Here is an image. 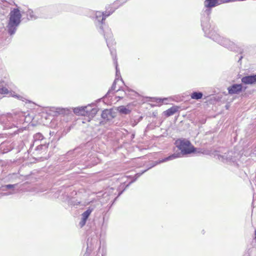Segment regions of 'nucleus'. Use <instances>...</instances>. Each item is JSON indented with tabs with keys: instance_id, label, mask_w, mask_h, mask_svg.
Here are the masks:
<instances>
[{
	"instance_id": "obj_6",
	"label": "nucleus",
	"mask_w": 256,
	"mask_h": 256,
	"mask_svg": "<svg viewBox=\"0 0 256 256\" xmlns=\"http://www.w3.org/2000/svg\"><path fill=\"white\" fill-rule=\"evenodd\" d=\"M104 38L106 40V41L107 44L108 46L110 48V54L112 56L114 60V64H115V62L116 60V52L114 49H112L110 48V42H112V34L110 30H108L107 32H104Z\"/></svg>"
},
{
	"instance_id": "obj_30",
	"label": "nucleus",
	"mask_w": 256,
	"mask_h": 256,
	"mask_svg": "<svg viewBox=\"0 0 256 256\" xmlns=\"http://www.w3.org/2000/svg\"><path fill=\"white\" fill-rule=\"evenodd\" d=\"M98 112V108H92L88 116L94 117Z\"/></svg>"
},
{
	"instance_id": "obj_2",
	"label": "nucleus",
	"mask_w": 256,
	"mask_h": 256,
	"mask_svg": "<svg viewBox=\"0 0 256 256\" xmlns=\"http://www.w3.org/2000/svg\"><path fill=\"white\" fill-rule=\"evenodd\" d=\"M9 16L7 29L8 33L12 36L15 34L18 26L20 23L22 14L18 8H14L11 10Z\"/></svg>"
},
{
	"instance_id": "obj_13",
	"label": "nucleus",
	"mask_w": 256,
	"mask_h": 256,
	"mask_svg": "<svg viewBox=\"0 0 256 256\" xmlns=\"http://www.w3.org/2000/svg\"><path fill=\"white\" fill-rule=\"evenodd\" d=\"M241 84H234L228 88V92L230 94H238L242 91Z\"/></svg>"
},
{
	"instance_id": "obj_24",
	"label": "nucleus",
	"mask_w": 256,
	"mask_h": 256,
	"mask_svg": "<svg viewBox=\"0 0 256 256\" xmlns=\"http://www.w3.org/2000/svg\"><path fill=\"white\" fill-rule=\"evenodd\" d=\"M236 154H237L233 152L232 151H229L228 152V157L232 158L231 160H230L229 162H234L236 160Z\"/></svg>"
},
{
	"instance_id": "obj_37",
	"label": "nucleus",
	"mask_w": 256,
	"mask_h": 256,
	"mask_svg": "<svg viewBox=\"0 0 256 256\" xmlns=\"http://www.w3.org/2000/svg\"><path fill=\"white\" fill-rule=\"evenodd\" d=\"M242 56H240V60H241L242 58Z\"/></svg>"
},
{
	"instance_id": "obj_36",
	"label": "nucleus",
	"mask_w": 256,
	"mask_h": 256,
	"mask_svg": "<svg viewBox=\"0 0 256 256\" xmlns=\"http://www.w3.org/2000/svg\"><path fill=\"white\" fill-rule=\"evenodd\" d=\"M254 234H255V238L256 239V230H255V232H254Z\"/></svg>"
},
{
	"instance_id": "obj_34",
	"label": "nucleus",
	"mask_w": 256,
	"mask_h": 256,
	"mask_svg": "<svg viewBox=\"0 0 256 256\" xmlns=\"http://www.w3.org/2000/svg\"><path fill=\"white\" fill-rule=\"evenodd\" d=\"M220 4L224 3H228L230 2H234L235 0H218Z\"/></svg>"
},
{
	"instance_id": "obj_35",
	"label": "nucleus",
	"mask_w": 256,
	"mask_h": 256,
	"mask_svg": "<svg viewBox=\"0 0 256 256\" xmlns=\"http://www.w3.org/2000/svg\"><path fill=\"white\" fill-rule=\"evenodd\" d=\"M114 64L116 66V76H120V72L118 70V62H117V60H116Z\"/></svg>"
},
{
	"instance_id": "obj_25",
	"label": "nucleus",
	"mask_w": 256,
	"mask_h": 256,
	"mask_svg": "<svg viewBox=\"0 0 256 256\" xmlns=\"http://www.w3.org/2000/svg\"><path fill=\"white\" fill-rule=\"evenodd\" d=\"M8 89L4 86L2 83H0V94H10Z\"/></svg>"
},
{
	"instance_id": "obj_22",
	"label": "nucleus",
	"mask_w": 256,
	"mask_h": 256,
	"mask_svg": "<svg viewBox=\"0 0 256 256\" xmlns=\"http://www.w3.org/2000/svg\"><path fill=\"white\" fill-rule=\"evenodd\" d=\"M118 111L122 114H127L130 113V110L125 106H122L118 108Z\"/></svg>"
},
{
	"instance_id": "obj_9",
	"label": "nucleus",
	"mask_w": 256,
	"mask_h": 256,
	"mask_svg": "<svg viewBox=\"0 0 256 256\" xmlns=\"http://www.w3.org/2000/svg\"><path fill=\"white\" fill-rule=\"evenodd\" d=\"M94 208L89 207L82 214V220L80 222V226L81 228L84 226L86 223V222L89 216H90L92 212L93 211Z\"/></svg>"
},
{
	"instance_id": "obj_23",
	"label": "nucleus",
	"mask_w": 256,
	"mask_h": 256,
	"mask_svg": "<svg viewBox=\"0 0 256 256\" xmlns=\"http://www.w3.org/2000/svg\"><path fill=\"white\" fill-rule=\"evenodd\" d=\"M81 151V148H78L72 151H69L67 153L68 156H72L73 157L76 156L77 155H78L80 152Z\"/></svg>"
},
{
	"instance_id": "obj_29",
	"label": "nucleus",
	"mask_w": 256,
	"mask_h": 256,
	"mask_svg": "<svg viewBox=\"0 0 256 256\" xmlns=\"http://www.w3.org/2000/svg\"><path fill=\"white\" fill-rule=\"evenodd\" d=\"M125 94L128 96H130L131 95L132 96H136L137 94V93L136 92H134V90H128V89L125 92Z\"/></svg>"
},
{
	"instance_id": "obj_31",
	"label": "nucleus",
	"mask_w": 256,
	"mask_h": 256,
	"mask_svg": "<svg viewBox=\"0 0 256 256\" xmlns=\"http://www.w3.org/2000/svg\"><path fill=\"white\" fill-rule=\"evenodd\" d=\"M114 4H113L112 5H109V6H106V10H109V11H112V13H113L118 8V6H116V7L114 6Z\"/></svg>"
},
{
	"instance_id": "obj_7",
	"label": "nucleus",
	"mask_w": 256,
	"mask_h": 256,
	"mask_svg": "<svg viewBox=\"0 0 256 256\" xmlns=\"http://www.w3.org/2000/svg\"><path fill=\"white\" fill-rule=\"evenodd\" d=\"M180 156V154L178 153V154H176V153H174L170 156H167L165 158H162L161 160H159L157 161H154V162H152V164L150 166V168H152L154 166H156V165L158 164H161V163H163V162H168V161H169V160H173L174 159H176L178 158H179Z\"/></svg>"
},
{
	"instance_id": "obj_4",
	"label": "nucleus",
	"mask_w": 256,
	"mask_h": 256,
	"mask_svg": "<svg viewBox=\"0 0 256 256\" xmlns=\"http://www.w3.org/2000/svg\"><path fill=\"white\" fill-rule=\"evenodd\" d=\"M95 16V24L97 28H98L99 32L104 34V32H107L108 30H110L108 28L106 32L104 30L102 24L104 20V18L103 13L100 12H96Z\"/></svg>"
},
{
	"instance_id": "obj_14",
	"label": "nucleus",
	"mask_w": 256,
	"mask_h": 256,
	"mask_svg": "<svg viewBox=\"0 0 256 256\" xmlns=\"http://www.w3.org/2000/svg\"><path fill=\"white\" fill-rule=\"evenodd\" d=\"M98 243L96 238H88L87 240L86 252H90L96 246Z\"/></svg>"
},
{
	"instance_id": "obj_19",
	"label": "nucleus",
	"mask_w": 256,
	"mask_h": 256,
	"mask_svg": "<svg viewBox=\"0 0 256 256\" xmlns=\"http://www.w3.org/2000/svg\"><path fill=\"white\" fill-rule=\"evenodd\" d=\"M178 106H174L164 111V113L166 116H170L174 114L178 110Z\"/></svg>"
},
{
	"instance_id": "obj_21",
	"label": "nucleus",
	"mask_w": 256,
	"mask_h": 256,
	"mask_svg": "<svg viewBox=\"0 0 256 256\" xmlns=\"http://www.w3.org/2000/svg\"><path fill=\"white\" fill-rule=\"evenodd\" d=\"M10 96L16 98L17 99H18L20 100H22V102H24L25 100H26V98L24 96L20 95V94H16L14 92H10Z\"/></svg>"
},
{
	"instance_id": "obj_11",
	"label": "nucleus",
	"mask_w": 256,
	"mask_h": 256,
	"mask_svg": "<svg viewBox=\"0 0 256 256\" xmlns=\"http://www.w3.org/2000/svg\"><path fill=\"white\" fill-rule=\"evenodd\" d=\"M102 118L106 120H110L115 117V114L112 110L106 109L102 111Z\"/></svg>"
},
{
	"instance_id": "obj_5",
	"label": "nucleus",
	"mask_w": 256,
	"mask_h": 256,
	"mask_svg": "<svg viewBox=\"0 0 256 256\" xmlns=\"http://www.w3.org/2000/svg\"><path fill=\"white\" fill-rule=\"evenodd\" d=\"M41 10L42 8H37L34 11L32 9L28 8L26 11L23 12L22 13L26 15L28 20H32L42 17L40 14Z\"/></svg>"
},
{
	"instance_id": "obj_33",
	"label": "nucleus",
	"mask_w": 256,
	"mask_h": 256,
	"mask_svg": "<svg viewBox=\"0 0 256 256\" xmlns=\"http://www.w3.org/2000/svg\"><path fill=\"white\" fill-rule=\"evenodd\" d=\"M102 13H103L104 18V20H105L106 17L108 16H110L111 14H112V12L109 11V10L106 9V11L104 12H103Z\"/></svg>"
},
{
	"instance_id": "obj_32",
	"label": "nucleus",
	"mask_w": 256,
	"mask_h": 256,
	"mask_svg": "<svg viewBox=\"0 0 256 256\" xmlns=\"http://www.w3.org/2000/svg\"><path fill=\"white\" fill-rule=\"evenodd\" d=\"M149 168H148L147 170H144V171L142 172H141V173H138V174H135V176H134V180H132L130 182V183H132V182H134V181H136V180L138 178H139V177H140V176L142 174H144V172H146L148 170Z\"/></svg>"
},
{
	"instance_id": "obj_3",
	"label": "nucleus",
	"mask_w": 256,
	"mask_h": 256,
	"mask_svg": "<svg viewBox=\"0 0 256 256\" xmlns=\"http://www.w3.org/2000/svg\"><path fill=\"white\" fill-rule=\"evenodd\" d=\"M175 144L182 154L194 153L196 150L190 140L186 139H178L175 142Z\"/></svg>"
},
{
	"instance_id": "obj_17",
	"label": "nucleus",
	"mask_w": 256,
	"mask_h": 256,
	"mask_svg": "<svg viewBox=\"0 0 256 256\" xmlns=\"http://www.w3.org/2000/svg\"><path fill=\"white\" fill-rule=\"evenodd\" d=\"M44 138V136L40 132H38L34 136V143L32 145H31L28 151L30 152L32 150L33 147L34 146V144H38L39 142L42 141Z\"/></svg>"
},
{
	"instance_id": "obj_20",
	"label": "nucleus",
	"mask_w": 256,
	"mask_h": 256,
	"mask_svg": "<svg viewBox=\"0 0 256 256\" xmlns=\"http://www.w3.org/2000/svg\"><path fill=\"white\" fill-rule=\"evenodd\" d=\"M203 94L202 92H194L190 94L191 98L194 100H200L202 98Z\"/></svg>"
},
{
	"instance_id": "obj_15",
	"label": "nucleus",
	"mask_w": 256,
	"mask_h": 256,
	"mask_svg": "<svg viewBox=\"0 0 256 256\" xmlns=\"http://www.w3.org/2000/svg\"><path fill=\"white\" fill-rule=\"evenodd\" d=\"M36 145V146L34 148L35 152H34L33 154H39L46 152L48 148V143L40 144Z\"/></svg>"
},
{
	"instance_id": "obj_10",
	"label": "nucleus",
	"mask_w": 256,
	"mask_h": 256,
	"mask_svg": "<svg viewBox=\"0 0 256 256\" xmlns=\"http://www.w3.org/2000/svg\"><path fill=\"white\" fill-rule=\"evenodd\" d=\"M24 116V114L21 112H16L14 114H8L6 118L8 121L15 122L18 120H22V118Z\"/></svg>"
},
{
	"instance_id": "obj_16",
	"label": "nucleus",
	"mask_w": 256,
	"mask_h": 256,
	"mask_svg": "<svg viewBox=\"0 0 256 256\" xmlns=\"http://www.w3.org/2000/svg\"><path fill=\"white\" fill-rule=\"evenodd\" d=\"M18 186V184H6L2 186L1 187V190L2 191H6L8 190H10L11 191L8 192H6L3 194V196H8L10 194H12L15 193L14 192V188L16 186Z\"/></svg>"
},
{
	"instance_id": "obj_1",
	"label": "nucleus",
	"mask_w": 256,
	"mask_h": 256,
	"mask_svg": "<svg viewBox=\"0 0 256 256\" xmlns=\"http://www.w3.org/2000/svg\"><path fill=\"white\" fill-rule=\"evenodd\" d=\"M220 5L218 0H205L204 6L206 9L202 14L201 26L204 33L208 38L212 40L219 44L227 48L232 51H237L238 48L237 46L228 38L220 36L216 32L211 28L210 24V14H211V8Z\"/></svg>"
},
{
	"instance_id": "obj_8",
	"label": "nucleus",
	"mask_w": 256,
	"mask_h": 256,
	"mask_svg": "<svg viewBox=\"0 0 256 256\" xmlns=\"http://www.w3.org/2000/svg\"><path fill=\"white\" fill-rule=\"evenodd\" d=\"M50 111L54 116H58V115H64L68 112V109L60 107H50Z\"/></svg>"
},
{
	"instance_id": "obj_12",
	"label": "nucleus",
	"mask_w": 256,
	"mask_h": 256,
	"mask_svg": "<svg viewBox=\"0 0 256 256\" xmlns=\"http://www.w3.org/2000/svg\"><path fill=\"white\" fill-rule=\"evenodd\" d=\"M242 82L246 84H252L256 83V74L244 76Z\"/></svg>"
},
{
	"instance_id": "obj_26",
	"label": "nucleus",
	"mask_w": 256,
	"mask_h": 256,
	"mask_svg": "<svg viewBox=\"0 0 256 256\" xmlns=\"http://www.w3.org/2000/svg\"><path fill=\"white\" fill-rule=\"evenodd\" d=\"M74 112L76 114L85 116V113L84 110V107L75 108L74 110Z\"/></svg>"
},
{
	"instance_id": "obj_18",
	"label": "nucleus",
	"mask_w": 256,
	"mask_h": 256,
	"mask_svg": "<svg viewBox=\"0 0 256 256\" xmlns=\"http://www.w3.org/2000/svg\"><path fill=\"white\" fill-rule=\"evenodd\" d=\"M214 156L216 158L224 162H229L230 160L232 158L228 157L227 153L221 154L218 152H216Z\"/></svg>"
},
{
	"instance_id": "obj_27",
	"label": "nucleus",
	"mask_w": 256,
	"mask_h": 256,
	"mask_svg": "<svg viewBox=\"0 0 256 256\" xmlns=\"http://www.w3.org/2000/svg\"><path fill=\"white\" fill-rule=\"evenodd\" d=\"M116 80H117V78H116V80H114V82L112 86H111V88L110 90H108V92L106 93V94L105 95V97H108V95L111 93V92L112 91V90H115L116 89Z\"/></svg>"
},
{
	"instance_id": "obj_28",
	"label": "nucleus",
	"mask_w": 256,
	"mask_h": 256,
	"mask_svg": "<svg viewBox=\"0 0 256 256\" xmlns=\"http://www.w3.org/2000/svg\"><path fill=\"white\" fill-rule=\"evenodd\" d=\"M92 108V106L91 104L88 105L86 106H84V110L85 113V116H88L90 113L91 110Z\"/></svg>"
}]
</instances>
